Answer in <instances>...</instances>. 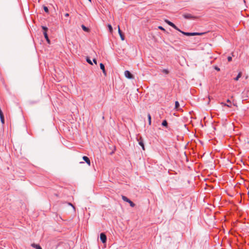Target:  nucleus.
I'll use <instances>...</instances> for the list:
<instances>
[{"mask_svg": "<svg viewBox=\"0 0 249 249\" xmlns=\"http://www.w3.org/2000/svg\"><path fill=\"white\" fill-rule=\"evenodd\" d=\"M228 61H231L232 60V56H228Z\"/></svg>", "mask_w": 249, "mask_h": 249, "instance_id": "27", "label": "nucleus"}, {"mask_svg": "<svg viewBox=\"0 0 249 249\" xmlns=\"http://www.w3.org/2000/svg\"><path fill=\"white\" fill-rule=\"evenodd\" d=\"M137 141H138L139 145L141 146H142V149L143 150H145L144 144L143 141V139H142V138L141 137L139 138H137Z\"/></svg>", "mask_w": 249, "mask_h": 249, "instance_id": "7", "label": "nucleus"}, {"mask_svg": "<svg viewBox=\"0 0 249 249\" xmlns=\"http://www.w3.org/2000/svg\"><path fill=\"white\" fill-rule=\"evenodd\" d=\"M147 117H148V119L149 124L150 125L151 124V117L149 113L148 114Z\"/></svg>", "mask_w": 249, "mask_h": 249, "instance_id": "17", "label": "nucleus"}, {"mask_svg": "<svg viewBox=\"0 0 249 249\" xmlns=\"http://www.w3.org/2000/svg\"><path fill=\"white\" fill-rule=\"evenodd\" d=\"M90 2H91V0H89Z\"/></svg>", "mask_w": 249, "mask_h": 249, "instance_id": "38", "label": "nucleus"}, {"mask_svg": "<svg viewBox=\"0 0 249 249\" xmlns=\"http://www.w3.org/2000/svg\"><path fill=\"white\" fill-rule=\"evenodd\" d=\"M227 102H228V103H229V104H227V105H226V104H225V105H226V106H227V107H231L232 106V103H231V102L230 101V100H229V99H228V100H227Z\"/></svg>", "mask_w": 249, "mask_h": 249, "instance_id": "18", "label": "nucleus"}, {"mask_svg": "<svg viewBox=\"0 0 249 249\" xmlns=\"http://www.w3.org/2000/svg\"><path fill=\"white\" fill-rule=\"evenodd\" d=\"M83 160L89 165H90V161L89 159V158L87 156H83Z\"/></svg>", "mask_w": 249, "mask_h": 249, "instance_id": "11", "label": "nucleus"}, {"mask_svg": "<svg viewBox=\"0 0 249 249\" xmlns=\"http://www.w3.org/2000/svg\"><path fill=\"white\" fill-rule=\"evenodd\" d=\"M165 22L170 26H171V27H172L173 28H174L175 29L178 31L179 32L180 31V30L179 29L178 27L175 24H174L173 22L168 20H165Z\"/></svg>", "mask_w": 249, "mask_h": 249, "instance_id": "6", "label": "nucleus"}, {"mask_svg": "<svg viewBox=\"0 0 249 249\" xmlns=\"http://www.w3.org/2000/svg\"><path fill=\"white\" fill-rule=\"evenodd\" d=\"M81 27L82 29L85 32H89V29L88 27H86L84 25H82Z\"/></svg>", "mask_w": 249, "mask_h": 249, "instance_id": "14", "label": "nucleus"}, {"mask_svg": "<svg viewBox=\"0 0 249 249\" xmlns=\"http://www.w3.org/2000/svg\"><path fill=\"white\" fill-rule=\"evenodd\" d=\"M32 246L36 249H42L39 245H37L34 243L32 244Z\"/></svg>", "mask_w": 249, "mask_h": 249, "instance_id": "13", "label": "nucleus"}, {"mask_svg": "<svg viewBox=\"0 0 249 249\" xmlns=\"http://www.w3.org/2000/svg\"><path fill=\"white\" fill-rule=\"evenodd\" d=\"M93 61L95 64H97V60L95 58L93 59Z\"/></svg>", "mask_w": 249, "mask_h": 249, "instance_id": "29", "label": "nucleus"}, {"mask_svg": "<svg viewBox=\"0 0 249 249\" xmlns=\"http://www.w3.org/2000/svg\"><path fill=\"white\" fill-rule=\"evenodd\" d=\"M86 60L88 63H89L90 65H92V63L89 57H87L86 58Z\"/></svg>", "mask_w": 249, "mask_h": 249, "instance_id": "19", "label": "nucleus"}, {"mask_svg": "<svg viewBox=\"0 0 249 249\" xmlns=\"http://www.w3.org/2000/svg\"><path fill=\"white\" fill-rule=\"evenodd\" d=\"M161 124L162 126L167 127L168 126V123H167V122L166 121V120H163Z\"/></svg>", "mask_w": 249, "mask_h": 249, "instance_id": "15", "label": "nucleus"}, {"mask_svg": "<svg viewBox=\"0 0 249 249\" xmlns=\"http://www.w3.org/2000/svg\"><path fill=\"white\" fill-rule=\"evenodd\" d=\"M108 27L109 28V31L112 32L113 30L112 27L110 24L108 25Z\"/></svg>", "mask_w": 249, "mask_h": 249, "instance_id": "24", "label": "nucleus"}, {"mask_svg": "<svg viewBox=\"0 0 249 249\" xmlns=\"http://www.w3.org/2000/svg\"><path fill=\"white\" fill-rule=\"evenodd\" d=\"M179 107V104L178 101L175 102V108L178 109Z\"/></svg>", "mask_w": 249, "mask_h": 249, "instance_id": "20", "label": "nucleus"}, {"mask_svg": "<svg viewBox=\"0 0 249 249\" xmlns=\"http://www.w3.org/2000/svg\"><path fill=\"white\" fill-rule=\"evenodd\" d=\"M242 76V72H239L237 76L234 78V80L237 81Z\"/></svg>", "mask_w": 249, "mask_h": 249, "instance_id": "16", "label": "nucleus"}, {"mask_svg": "<svg viewBox=\"0 0 249 249\" xmlns=\"http://www.w3.org/2000/svg\"><path fill=\"white\" fill-rule=\"evenodd\" d=\"M42 29L43 30V32H46L47 33V31L48 30V28L47 27L42 26Z\"/></svg>", "mask_w": 249, "mask_h": 249, "instance_id": "21", "label": "nucleus"}, {"mask_svg": "<svg viewBox=\"0 0 249 249\" xmlns=\"http://www.w3.org/2000/svg\"><path fill=\"white\" fill-rule=\"evenodd\" d=\"M0 121L2 123V124H4V117H0Z\"/></svg>", "mask_w": 249, "mask_h": 249, "instance_id": "25", "label": "nucleus"}, {"mask_svg": "<svg viewBox=\"0 0 249 249\" xmlns=\"http://www.w3.org/2000/svg\"><path fill=\"white\" fill-rule=\"evenodd\" d=\"M43 35H44V36L46 41H47V42L48 43H50V39L49 38V37H48L47 33L46 32H43Z\"/></svg>", "mask_w": 249, "mask_h": 249, "instance_id": "12", "label": "nucleus"}, {"mask_svg": "<svg viewBox=\"0 0 249 249\" xmlns=\"http://www.w3.org/2000/svg\"><path fill=\"white\" fill-rule=\"evenodd\" d=\"M159 29H160V30H162V31H165V30L164 29V28H163L162 26H159Z\"/></svg>", "mask_w": 249, "mask_h": 249, "instance_id": "28", "label": "nucleus"}, {"mask_svg": "<svg viewBox=\"0 0 249 249\" xmlns=\"http://www.w3.org/2000/svg\"><path fill=\"white\" fill-rule=\"evenodd\" d=\"M240 185V183L239 182H237L236 184L234 185V191H236L237 192V196H236V198H238V200L239 201V197L241 196L240 195L241 193L238 191L237 188L239 187V185Z\"/></svg>", "mask_w": 249, "mask_h": 249, "instance_id": "3", "label": "nucleus"}, {"mask_svg": "<svg viewBox=\"0 0 249 249\" xmlns=\"http://www.w3.org/2000/svg\"><path fill=\"white\" fill-rule=\"evenodd\" d=\"M215 69L216 70H217V71H220V69L218 67H215Z\"/></svg>", "mask_w": 249, "mask_h": 249, "instance_id": "30", "label": "nucleus"}, {"mask_svg": "<svg viewBox=\"0 0 249 249\" xmlns=\"http://www.w3.org/2000/svg\"><path fill=\"white\" fill-rule=\"evenodd\" d=\"M118 33L122 40H124V36L123 35L122 32L121 31L119 26H118Z\"/></svg>", "mask_w": 249, "mask_h": 249, "instance_id": "10", "label": "nucleus"}, {"mask_svg": "<svg viewBox=\"0 0 249 249\" xmlns=\"http://www.w3.org/2000/svg\"><path fill=\"white\" fill-rule=\"evenodd\" d=\"M100 69L102 70V71L104 73V74L106 76L107 75V72H106V70H105V66L104 65L101 63L100 64Z\"/></svg>", "mask_w": 249, "mask_h": 249, "instance_id": "9", "label": "nucleus"}, {"mask_svg": "<svg viewBox=\"0 0 249 249\" xmlns=\"http://www.w3.org/2000/svg\"><path fill=\"white\" fill-rule=\"evenodd\" d=\"M231 54L232 56H233V52H232V53H231Z\"/></svg>", "mask_w": 249, "mask_h": 249, "instance_id": "34", "label": "nucleus"}, {"mask_svg": "<svg viewBox=\"0 0 249 249\" xmlns=\"http://www.w3.org/2000/svg\"><path fill=\"white\" fill-rule=\"evenodd\" d=\"M84 162H80V163H83Z\"/></svg>", "mask_w": 249, "mask_h": 249, "instance_id": "36", "label": "nucleus"}, {"mask_svg": "<svg viewBox=\"0 0 249 249\" xmlns=\"http://www.w3.org/2000/svg\"><path fill=\"white\" fill-rule=\"evenodd\" d=\"M183 17L184 18L188 19H195L197 18V17L193 16L190 14H184Z\"/></svg>", "mask_w": 249, "mask_h": 249, "instance_id": "4", "label": "nucleus"}, {"mask_svg": "<svg viewBox=\"0 0 249 249\" xmlns=\"http://www.w3.org/2000/svg\"><path fill=\"white\" fill-rule=\"evenodd\" d=\"M125 76L128 79L133 78V74L128 71L126 70L124 71Z\"/></svg>", "mask_w": 249, "mask_h": 249, "instance_id": "8", "label": "nucleus"}, {"mask_svg": "<svg viewBox=\"0 0 249 249\" xmlns=\"http://www.w3.org/2000/svg\"><path fill=\"white\" fill-rule=\"evenodd\" d=\"M234 211L235 212V205H234Z\"/></svg>", "mask_w": 249, "mask_h": 249, "instance_id": "35", "label": "nucleus"}, {"mask_svg": "<svg viewBox=\"0 0 249 249\" xmlns=\"http://www.w3.org/2000/svg\"><path fill=\"white\" fill-rule=\"evenodd\" d=\"M64 16H65V17H68L69 16V14L68 13H66L64 15Z\"/></svg>", "mask_w": 249, "mask_h": 249, "instance_id": "31", "label": "nucleus"}, {"mask_svg": "<svg viewBox=\"0 0 249 249\" xmlns=\"http://www.w3.org/2000/svg\"><path fill=\"white\" fill-rule=\"evenodd\" d=\"M43 9L46 13H49V9L47 6H44Z\"/></svg>", "mask_w": 249, "mask_h": 249, "instance_id": "22", "label": "nucleus"}, {"mask_svg": "<svg viewBox=\"0 0 249 249\" xmlns=\"http://www.w3.org/2000/svg\"><path fill=\"white\" fill-rule=\"evenodd\" d=\"M238 176L240 177V176L239 175L236 176V177H238Z\"/></svg>", "mask_w": 249, "mask_h": 249, "instance_id": "37", "label": "nucleus"}, {"mask_svg": "<svg viewBox=\"0 0 249 249\" xmlns=\"http://www.w3.org/2000/svg\"><path fill=\"white\" fill-rule=\"evenodd\" d=\"M236 210L238 211L239 214L241 215L240 210H239L238 208H237Z\"/></svg>", "mask_w": 249, "mask_h": 249, "instance_id": "32", "label": "nucleus"}, {"mask_svg": "<svg viewBox=\"0 0 249 249\" xmlns=\"http://www.w3.org/2000/svg\"><path fill=\"white\" fill-rule=\"evenodd\" d=\"M100 238L103 243H105L107 242V236L105 233L102 232L100 234Z\"/></svg>", "mask_w": 249, "mask_h": 249, "instance_id": "5", "label": "nucleus"}, {"mask_svg": "<svg viewBox=\"0 0 249 249\" xmlns=\"http://www.w3.org/2000/svg\"><path fill=\"white\" fill-rule=\"evenodd\" d=\"M162 72L165 74H168L169 73V71L166 69H163L162 70Z\"/></svg>", "mask_w": 249, "mask_h": 249, "instance_id": "23", "label": "nucleus"}, {"mask_svg": "<svg viewBox=\"0 0 249 249\" xmlns=\"http://www.w3.org/2000/svg\"><path fill=\"white\" fill-rule=\"evenodd\" d=\"M4 117V115L3 114L2 110L0 108V117Z\"/></svg>", "mask_w": 249, "mask_h": 249, "instance_id": "26", "label": "nucleus"}, {"mask_svg": "<svg viewBox=\"0 0 249 249\" xmlns=\"http://www.w3.org/2000/svg\"><path fill=\"white\" fill-rule=\"evenodd\" d=\"M180 33H181L183 35L187 36H201L205 34L206 33H197V32H193V33H189V32H185L184 31H179Z\"/></svg>", "mask_w": 249, "mask_h": 249, "instance_id": "1", "label": "nucleus"}, {"mask_svg": "<svg viewBox=\"0 0 249 249\" xmlns=\"http://www.w3.org/2000/svg\"><path fill=\"white\" fill-rule=\"evenodd\" d=\"M122 199L125 202H128L131 207H134L135 206L134 203H133L131 200H130L129 198H128L126 196H122Z\"/></svg>", "mask_w": 249, "mask_h": 249, "instance_id": "2", "label": "nucleus"}, {"mask_svg": "<svg viewBox=\"0 0 249 249\" xmlns=\"http://www.w3.org/2000/svg\"><path fill=\"white\" fill-rule=\"evenodd\" d=\"M69 205H70L71 206L73 207V208H74V206H73L71 203H69Z\"/></svg>", "mask_w": 249, "mask_h": 249, "instance_id": "33", "label": "nucleus"}]
</instances>
